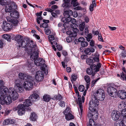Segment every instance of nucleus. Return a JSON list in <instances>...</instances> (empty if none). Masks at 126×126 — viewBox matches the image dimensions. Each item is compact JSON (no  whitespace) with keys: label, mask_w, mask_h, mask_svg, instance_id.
I'll return each instance as SVG.
<instances>
[{"label":"nucleus","mask_w":126,"mask_h":126,"mask_svg":"<svg viewBox=\"0 0 126 126\" xmlns=\"http://www.w3.org/2000/svg\"><path fill=\"white\" fill-rule=\"evenodd\" d=\"M19 77L21 79L26 80L23 84L26 90L29 91L32 88L34 79L31 76L22 73H20Z\"/></svg>","instance_id":"f257e3e1"},{"label":"nucleus","mask_w":126,"mask_h":126,"mask_svg":"<svg viewBox=\"0 0 126 126\" xmlns=\"http://www.w3.org/2000/svg\"><path fill=\"white\" fill-rule=\"evenodd\" d=\"M8 91V89L5 87L0 88V102L1 103L9 104L12 102V99Z\"/></svg>","instance_id":"f03ea898"},{"label":"nucleus","mask_w":126,"mask_h":126,"mask_svg":"<svg viewBox=\"0 0 126 126\" xmlns=\"http://www.w3.org/2000/svg\"><path fill=\"white\" fill-rule=\"evenodd\" d=\"M101 64L99 63L95 64H93L91 66V68H88L86 70V73L89 75H92V76H94L97 72L99 71L101 67Z\"/></svg>","instance_id":"7ed1b4c3"},{"label":"nucleus","mask_w":126,"mask_h":126,"mask_svg":"<svg viewBox=\"0 0 126 126\" xmlns=\"http://www.w3.org/2000/svg\"><path fill=\"white\" fill-rule=\"evenodd\" d=\"M92 96L96 99L100 101L104 100L105 97L104 92L101 89H98L96 92H95Z\"/></svg>","instance_id":"20e7f679"},{"label":"nucleus","mask_w":126,"mask_h":126,"mask_svg":"<svg viewBox=\"0 0 126 126\" xmlns=\"http://www.w3.org/2000/svg\"><path fill=\"white\" fill-rule=\"evenodd\" d=\"M64 3L62 4V6L65 8L64 9V16H70L73 14L72 11L69 10L68 8L70 4V0H63Z\"/></svg>","instance_id":"39448f33"},{"label":"nucleus","mask_w":126,"mask_h":126,"mask_svg":"<svg viewBox=\"0 0 126 126\" xmlns=\"http://www.w3.org/2000/svg\"><path fill=\"white\" fill-rule=\"evenodd\" d=\"M99 104V102L97 99L93 97L92 96L91 99L89 103V109L90 110H97V108Z\"/></svg>","instance_id":"423d86ee"},{"label":"nucleus","mask_w":126,"mask_h":126,"mask_svg":"<svg viewBox=\"0 0 126 126\" xmlns=\"http://www.w3.org/2000/svg\"><path fill=\"white\" fill-rule=\"evenodd\" d=\"M8 92L10 96L13 101L16 100L18 98V94L15 91L13 88H10L8 90Z\"/></svg>","instance_id":"0eeeda50"},{"label":"nucleus","mask_w":126,"mask_h":126,"mask_svg":"<svg viewBox=\"0 0 126 126\" xmlns=\"http://www.w3.org/2000/svg\"><path fill=\"white\" fill-rule=\"evenodd\" d=\"M74 89L78 97V100L79 102V111L80 110V115H82L83 111L82 106V101L80 98L81 96L79 95V92L78 91V89L76 87H74Z\"/></svg>","instance_id":"6e6552de"},{"label":"nucleus","mask_w":126,"mask_h":126,"mask_svg":"<svg viewBox=\"0 0 126 126\" xmlns=\"http://www.w3.org/2000/svg\"><path fill=\"white\" fill-rule=\"evenodd\" d=\"M88 118H93L94 120H96L98 117V113L97 110H90L87 114Z\"/></svg>","instance_id":"1a4fd4ad"},{"label":"nucleus","mask_w":126,"mask_h":126,"mask_svg":"<svg viewBox=\"0 0 126 126\" xmlns=\"http://www.w3.org/2000/svg\"><path fill=\"white\" fill-rule=\"evenodd\" d=\"M22 37L20 35L16 36L15 38V40L18 43L19 47H23L27 46V44L25 45V43L24 40H23Z\"/></svg>","instance_id":"9d476101"},{"label":"nucleus","mask_w":126,"mask_h":126,"mask_svg":"<svg viewBox=\"0 0 126 126\" xmlns=\"http://www.w3.org/2000/svg\"><path fill=\"white\" fill-rule=\"evenodd\" d=\"M117 91L116 89L112 87H109L107 89L108 94L110 96L113 97H116Z\"/></svg>","instance_id":"9b49d317"},{"label":"nucleus","mask_w":126,"mask_h":126,"mask_svg":"<svg viewBox=\"0 0 126 126\" xmlns=\"http://www.w3.org/2000/svg\"><path fill=\"white\" fill-rule=\"evenodd\" d=\"M44 73L40 71H38L36 72L35 78L37 81H43L44 78Z\"/></svg>","instance_id":"f8f14e48"},{"label":"nucleus","mask_w":126,"mask_h":126,"mask_svg":"<svg viewBox=\"0 0 126 126\" xmlns=\"http://www.w3.org/2000/svg\"><path fill=\"white\" fill-rule=\"evenodd\" d=\"M27 44V46L23 47L24 48H28V47H30L31 51H34L35 50V49L37 48V46L33 42L32 40H31L28 43V41L25 43V45Z\"/></svg>","instance_id":"ddd939ff"},{"label":"nucleus","mask_w":126,"mask_h":126,"mask_svg":"<svg viewBox=\"0 0 126 126\" xmlns=\"http://www.w3.org/2000/svg\"><path fill=\"white\" fill-rule=\"evenodd\" d=\"M38 48L35 49L34 51H32L30 55L31 59L33 60L37 59L38 56Z\"/></svg>","instance_id":"4468645a"},{"label":"nucleus","mask_w":126,"mask_h":126,"mask_svg":"<svg viewBox=\"0 0 126 126\" xmlns=\"http://www.w3.org/2000/svg\"><path fill=\"white\" fill-rule=\"evenodd\" d=\"M17 108L18 109L17 112L18 115H22L24 114L25 112V108L23 107L22 104L19 105L17 106Z\"/></svg>","instance_id":"2eb2a0df"},{"label":"nucleus","mask_w":126,"mask_h":126,"mask_svg":"<svg viewBox=\"0 0 126 126\" xmlns=\"http://www.w3.org/2000/svg\"><path fill=\"white\" fill-rule=\"evenodd\" d=\"M13 5L14 7H15L16 5V4L14 2H12L11 3L10 2V3L7 4L6 6L5 7V10L6 12H10V13L11 12L13 8H13Z\"/></svg>","instance_id":"dca6fc26"},{"label":"nucleus","mask_w":126,"mask_h":126,"mask_svg":"<svg viewBox=\"0 0 126 126\" xmlns=\"http://www.w3.org/2000/svg\"><path fill=\"white\" fill-rule=\"evenodd\" d=\"M120 117V113L119 111L117 110L113 111L111 113L112 119L114 121L118 119Z\"/></svg>","instance_id":"f3484780"},{"label":"nucleus","mask_w":126,"mask_h":126,"mask_svg":"<svg viewBox=\"0 0 126 126\" xmlns=\"http://www.w3.org/2000/svg\"><path fill=\"white\" fill-rule=\"evenodd\" d=\"M116 95L122 99H124L126 98V92L124 90H119L116 94Z\"/></svg>","instance_id":"a211bd4d"},{"label":"nucleus","mask_w":126,"mask_h":126,"mask_svg":"<svg viewBox=\"0 0 126 126\" xmlns=\"http://www.w3.org/2000/svg\"><path fill=\"white\" fill-rule=\"evenodd\" d=\"M4 27V30L5 31H8L10 30L13 27V26L11 24L5 22L3 23Z\"/></svg>","instance_id":"6ab92c4d"},{"label":"nucleus","mask_w":126,"mask_h":126,"mask_svg":"<svg viewBox=\"0 0 126 126\" xmlns=\"http://www.w3.org/2000/svg\"><path fill=\"white\" fill-rule=\"evenodd\" d=\"M39 95L36 94H31L29 98V99L32 102L36 101L39 98Z\"/></svg>","instance_id":"aec40b11"},{"label":"nucleus","mask_w":126,"mask_h":126,"mask_svg":"<svg viewBox=\"0 0 126 126\" xmlns=\"http://www.w3.org/2000/svg\"><path fill=\"white\" fill-rule=\"evenodd\" d=\"M84 52L86 55H89L91 53H93L95 51L94 48L93 47H91L90 48H87L84 50Z\"/></svg>","instance_id":"412c9836"},{"label":"nucleus","mask_w":126,"mask_h":126,"mask_svg":"<svg viewBox=\"0 0 126 126\" xmlns=\"http://www.w3.org/2000/svg\"><path fill=\"white\" fill-rule=\"evenodd\" d=\"M8 22H11L14 26H16L18 23V21L16 18H8L7 19Z\"/></svg>","instance_id":"4be33fe9"},{"label":"nucleus","mask_w":126,"mask_h":126,"mask_svg":"<svg viewBox=\"0 0 126 126\" xmlns=\"http://www.w3.org/2000/svg\"><path fill=\"white\" fill-rule=\"evenodd\" d=\"M10 16L12 18H18L19 17V14L18 12L16 10L11 12L10 13Z\"/></svg>","instance_id":"5701e85b"},{"label":"nucleus","mask_w":126,"mask_h":126,"mask_svg":"<svg viewBox=\"0 0 126 126\" xmlns=\"http://www.w3.org/2000/svg\"><path fill=\"white\" fill-rule=\"evenodd\" d=\"M14 119H7L5 120L3 122L4 125H7L12 124L14 123Z\"/></svg>","instance_id":"b1692460"},{"label":"nucleus","mask_w":126,"mask_h":126,"mask_svg":"<svg viewBox=\"0 0 126 126\" xmlns=\"http://www.w3.org/2000/svg\"><path fill=\"white\" fill-rule=\"evenodd\" d=\"M32 104V101L29 98L28 99L25 100V101L23 102L22 105L25 108L26 107H28Z\"/></svg>","instance_id":"393cba45"},{"label":"nucleus","mask_w":126,"mask_h":126,"mask_svg":"<svg viewBox=\"0 0 126 126\" xmlns=\"http://www.w3.org/2000/svg\"><path fill=\"white\" fill-rule=\"evenodd\" d=\"M123 72L121 74V78L123 80L125 79L126 81V71L124 68H123Z\"/></svg>","instance_id":"a878e982"},{"label":"nucleus","mask_w":126,"mask_h":126,"mask_svg":"<svg viewBox=\"0 0 126 126\" xmlns=\"http://www.w3.org/2000/svg\"><path fill=\"white\" fill-rule=\"evenodd\" d=\"M65 118L68 121L71 120L74 118V116L70 112L65 114Z\"/></svg>","instance_id":"bb28decb"},{"label":"nucleus","mask_w":126,"mask_h":126,"mask_svg":"<svg viewBox=\"0 0 126 126\" xmlns=\"http://www.w3.org/2000/svg\"><path fill=\"white\" fill-rule=\"evenodd\" d=\"M10 3V0H0L1 5H6L7 4Z\"/></svg>","instance_id":"cd10ccee"},{"label":"nucleus","mask_w":126,"mask_h":126,"mask_svg":"<svg viewBox=\"0 0 126 126\" xmlns=\"http://www.w3.org/2000/svg\"><path fill=\"white\" fill-rule=\"evenodd\" d=\"M43 101L46 102L49 101L51 99L50 96L47 94H45L43 96Z\"/></svg>","instance_id":"c85d7f7f"},{"label":"nucleus","mask_w":126,"mask_h":126,"mask_svg":"<svg viewBox=\"0 0 126 126\" xmlns=\"http://www.w3.org/2000/svg\"><path fill=\"white\" fill-rule=\"evenodd\" d=\"M15 83V85L14 88L16 90L21 86H20V82L18 80H16Z\"/></svg>","instance_id":"c756f323"},{"label":"nucleus","mask_w":126,"mask_h":126,"mask_svg":"<svg viewBox=\"0 0 126 126\" xmlns=\"http://www.w3.org/2000/svg\"><path fill=\"white\" fill-rule=\"evenodd\" d=\"M37 117L36 114L34 113H33L31 114L30 118L32 121H34L36 120Z\"/></svg>","instance_id":"7c9ffc66"},{"label":"nucleus","mask_w":126,"mask_h":126,"mask_svg":"<svg viewBox=\"0 0 126 126\" xmlns=\"http://www.w3.org/2000/svg\"><path fill=\"white\" fill-rule=\"evenodd\" d=\"M3 37L8 41H10L11 40V36L9 34H4L3 35Z\"/></svg>","instance_id":"2f4dec72"},{"label":"nucleus","mask_w":126,"mask_h":126,"mask_svg":"<svg viewBox=\"0 0 126 126\" xmlns=\"http://www.w3.org/2000/svg\"><path fill=\"white\" fill-rule=\"evenodd\" d=\"M41 60V58H37V59H36L34 60V63L37 66H39L40 65V62Z\"/></svg>","instance_id":"473e14b6"},{"label":"nucleus","mask_w":126,"mask_h":126,"mask_svg":"<svg viewBox=\"0 0 126 126\" xmlns=\"http://www.w3.org/2000/svg\"><path fill=\"white\" fill-rule=\"evenodd\" d=\"M93 119H90L89 120V125H87V126H94L95 124V123L94 120H93Z\"/></svg>","instance_id":"72a5a7b5"},{"label":"nucleus","mask_w":126,"mask_h":126,"mask_svg":"<svg viewBox=\"0 0 126 126\" xmlns=\"http://www.w3.org/2000/svg\"><path fill=\"white\" fill-rule=\"evenodd\" d=\"M121 121L119 123L116 122L114 123V126H124L121 118Z\"/></svg>","instance_id":"f704fd0d"},{"label":"nucleus","mask_w":126,"mask_h":126,"mask_svg":"<svg viewBox=\"0 0 126 126\" xmlns=\"http://www.w3.org/2000/svg\"><path fill=\"white\" fill-rule=\"evenodd\" d=\"M85 23L84 22H82V23L79 25V28L81 31H82L84 30L85 27Z\"/></svg>","instance_id":"c9c22d12"},{"label":"nucleus","mask_w":126,"mask_h":126,"mask_svg":"<svg viewBox=\"0 0 126 126\" xmlns=\"http://www.w3.org/2000/svg\"><path fill=\"white\" fill-rule=\"evenodd\" d=\"M86 36L85 37L86 38L87 40L89 42L90 41V39H92V35L91 33H88V34L86 35Z\"/></svg>","instance_id":"e433bc0d"},{"label":"nucleus","mask_w":126,"mask_h":126,"mask_svg":"<svg viewBox=\"0 0 126 126\" xmlns=\"http://www.w3.org/2000/svg\"><path fill=\"white\" fill-rule=\"evenodd\" d=\"M62 98V97L60 94H58V95H56L54 96L55 99L57 100H60Z\"/></svg>","instance_id":"4c0bfd02"},{"label":"nucleus","mask_w":126,"mask_h":126,"mask_svg":"<svg viewBox=\"0 0 126 126\" xmlns=\"http://www.w3.org/2000/svg\"><path fill=\"white\" fill-rule=\"evenodd\" d=\"M121 118L122 117H126V109H124L121 112Z\"/></svg>","instance_id":"58836bf2"},{"label":"nucleus","mask_w":126,"mask_h":126,"mask_svg":"<svg viewBox=\"0 0 126 126\" xmlns=\"http://www.w3.org/2000/svg\"><path fill=\"white\" fill-rule=\"evenodd\" d=\"M84 79L86 83L90 82V77L88 76H85L84 77Z\"/></svg>","instance_id":"ea45409f"},{"label":"nucleus","mask_w":126,"mask_h":126,"mask_svg":"<svg viewBox=\"0 0 126 126\" xmlns=\"http://www.w3.org/2000/svg\"><path fill=\"white\" fill-rule=\"evenodd\" d=\"M77 75L75 74H72L71 76V81L72 82L73 81H75L77 79Z\"/></svg>","instance_id":"a19ab883"},{"label":"nucleus","mask_w":126,"mask_h":126,"mask_svg":"<svg viewBox=\"0 0 126 126\" xmlns=\"http://www.w3.org/2000/svg\"><path fill=\"white\" fill-rule=\"evenodd\" d=\"M32 63L30 60H27V61L26 63V65L29 67H30L32 65Z\"/></svg>","instance_id":"79ce46f5"},{"label":"nucleus","mask_w":126,"mask_h":126,"mask_svg":"<svg viewBox=\"0 0 126 126\" xmlns=\"http://www.w3.org/2000/svg\"><path fill=\"white\" fill-rule=\"evenodd\" d=\"M81 45L82 47H86L88 45V43L86 41H84L81 42Z\"/></svg>","instance_id":"37998d69"},{"label":"nucleus","mask_w":126,"mask_h":126,"mask_svg":"<svg viewBox=\"0 0 126 126\" xmlns=\"http://www.w3.org/2000/svg\"><path fill=\"white\" fill-rule=\"evenodd\" d=\"M12 110H8L7 109L5 111L4 114V116H6L8 115L10 112H11Z\"/></svg>","instance_id":"c03bdc74"},{"label":"nucleus","mask_w":126,"mask_h":126,"mask_svg":"<svg viewBox=\"0 0 126 126\" xmlns=\"http://www.w3.org/2000/svg\"><path fill=\"white\" fill-rule=\"evenodd\" d=\"M16 92H18L19 93H21L22 92L23 90V88L21 86L18 89H17L16 90Z\"/></svg>","instance_id":"a18cd8bd"},{"label":"nucleus","mask_w":126,"mask_h":126,"mask_svg":"<svg viewBox=\"0 0 126 126\" xmlns=\"http://www.w3.org/2000/svg\"><path fill=\"white\" fill-rule=\"evenodd\" d=\"M79 89L80 91L82 92L84 90V87L83 85H81L79 86Z\"/></svg>","instance_id":"49530a36"},{"label":"nucleus","mask_w":126,"mask_h":126,"mask_svg":"<svg viewBox=\"0 0 126 126\" xmlns=\"http://www.w3.org/2000/svg\"><path fill=\"white\" fill-rule=\"evenodd\" d=\"M100 78H98L97 79H94L92 81V87H93L94 86L95 83L98 81V80L100 79Z\"/></svg>","instance_id":"de8ad7c7"},{"label":"nucleus","mask_w":126,"mask_h":126,"mask_svg":"<svg viewBox=\"0 0 126 126\" xmlns=\"http://www.w3.org/2000/svg\"><path fill=\"white\" fill-rule=\"evenodd\" d=\"M89 33V31L88 30V28L87 27L85 29V32H82L81 34L82 35H84V34L86 35L87 34H88Z\"/></svg>","instance_id":"09e8293b"},{"label":"nucleus","mask_w":126,"mask_h":126,"mask_svg":"<svg viewBox=\"0 0 126 126\" xmlns=\"http://www.w3.org/2000/svg\"><path fill=\"white\" fill-rule=\"evenodd\" d=\"M45 30L46 34L48 35L50 33L51 31L49 29H45Z\"/></svg>","instance_id":"8fccbe9b"},{"label":"nucleus","mask_w":126,"mask_h":126,"mask_svg":"<svg viewBox=\"0 0 126 126\" xmlns=\"http://www.w3.org/2000/svg\"><path fill=\"white\" fill-rule=\"evenodd\" d=\"M125 104L124 103H120L118 106V108L120 109H123L125 107Z\"/></svg>","instance_id":"3c124183"},{"label":"nucleus","mask_w":126,"mask_h":126,"mask_svg":"<svg viewBox=\"0 0 126 126\" xmlns=\"http://www.w3.org/2000/svg\"><path fill=\"white\" fill-rule=\"evenodd\" d=\"M71 4L74 7L76 6L79 5V4L78 2H74V1H72Z\"/></svg>","instance_id":"603ef678"},{"label":"nucleus","mask_w":126,"mask_h":126,"mask_svg":"<svg viewBox=\"0 0 126 126\" xmlns=\"http://www.w3.org/2000/svg\"><path fill=\"white\" fill-rule=\"evenodd\" d=\"M69 108L68 107L63 112V113L64 115L70 112V111H69Z\"/></svg>","instance_id":"864d4df0"},{"label":"nucleus","mask_w":126,"mask_h":126,"mask_svg":"<svg viewBox=\"0 0 126 126\" xmlns=\"http://www.w3.org/2000/svg\"><path fill=\"white\" fill-rule=\"evenodd\" d=\"M124 126H126V117H122L121 118Z\"/></svg>","instance_id":"5fc2aeb1"},{"label":"nucleus","mask_w":126,"mask_h":126,"mask_svg":"<svg viewBox=\"0 0 126 126\" xmlns=\"http://www.w3.org/2000/svg\"><path fill=\"white\" fill-rule=\"evenodd\" d=\"M65 16L66 17H67L66 18V22H68L71 21L72 19L71 17L69 16Z\"/></svg>","instance_id":"6e6d98bb"},{"label":"nucleus","mask_w":126,"mask_h":126,"mask_svg":"<svg viewBox=\"0 0 126 126\" xmlns=\"http://www.w3.org/2000/svg\"><path fill=\"white\" fill-rule=\"evenodd\" d=\"M65 102L63 101H60V103L59 104V105L62 107H64L65 106Z\"/></svg>","instance_id":"4d7b16f0"},{"label":"nucleus","mask_w":126,"mask_h":126,"mask_svg":"<svg viewBox=\"0 0 126 126\" xmlns=\"http://www.w3.org/2000/svg\"><path fill=\"white\" fill-rule=\"evenodd\" d=\"M98 40L101 42H103L104 41L103 40V39L102 37V36L100 34H99L98 35Z\"/></svg>","instance_id":"13d9d810"},{"label":"nucleus","mask_w":126,"mask_h":126,"mask_svg":"<svg viewBox=\"0 0 126 126\" xmlns=\"http://www.w3.org/2000/svg\"><path fill=\"white\" fill-rule=\"evenodd\" d=\"M49 40L51 41L53 40L54 39V36L52 35H49L48 36Z\"/></svg>","instance_id":"bf43d9fd"},{"label":"nucleus","mask_w":126,"mask_h":126,"mask_svg":"<svg viewBox=\"0 0 126 126\" xmlns=\"http://www.w3.org/2000/svg\"><path fill=\"white\" fill-rule=\"evenodd\" d=\"M43 19V18L41 16H40L39 17H37L36 18L37 22V23L39 24L40 23V22L39 20H42Z\"/></svg>","instance_id":"052dcab7"},{"label":"nucleus","mask_w":126,"mask_h":126,"mask_svg":"<svg viewBox=\"0 0 126 126\" xmlns=\"http://www.w3.org/2000/svg\"><path fill=\"white\" fill-rule=\"evenodd\" d=\"M93 60L91 59H88L86 61V62L88 64H90L91 63H92Z\"/></svg>","instance_id":"680f3d73"},{"label":"nucleus","mask_w":126,"mask_h":126,"mask_svg":"<svg viewBox=\"0 0 126 126\" xmlns=\"http://www.w3.org/2000/svg\"><path fill=\"white\" fill-rule=\"evenodd\" d=\"M99 57H94L93 58V60L94 62H99Z\"/></svg>","instance_id":"e2e57ef3"},{"label":"nucleus","mask_w":126,"mask_h":126,"mask_svg":"<svg viewBox=\"0 0 126 126\" xmlns=\"http://www.w3.org/2000/svg\"><path fill=\"white\" fill-rule=\"evenodd\" d=\"M47 23H44L42 25V26L45 28H47L48 26V24Z\"/></svg>","instance_id":"0e129e2a"},{"label":"nucleus","mask_w":126,"mask_h":126,"mask_svg":"<svg viewBox=\"0 0 126 126\" xmlns=\"http://www.w3.org/2000/svg\"><path fill=\"white\" fill-rule=\"evenodd\" d=\"M84 39L82 37H80L78 39V41L79 42H82L84 41Z\"/></svg>","instance_id":"69168bd1"},{"label":"nucleus","mask_w":126,"mask_h":126,"mask_svg":"<svg viewBox=\"0 0 126 126\" xmlns=\"http://www.w3.org/2000/svg\"><path fill=\"white\" fill-rule=\"evenodd\" d=\"M93 4H91L89 7V10L91 12H92L94 10V6L93 5Z\"/></svg>","instance_id":"338daca9"},{"label":"nucleus","mask_w":126,"mask_h":126,"mask_svg":"<svg viewBox=\"0 0 126 126\" xmlns=\"http://www.w3.org/2000/svg\"><path fill=\"white\" fill-rule=\"evenodd\" d=\"M122 55L123 57H126V51H123L122 53Z\"/></svg>","instance_id":"774afa93"}]
</instances>
